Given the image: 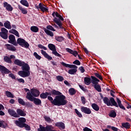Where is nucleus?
<instances>
[{"mask_svg":"<svg viewBox=\"0 0 131 131\" xmlns=\"http://www.w3.org/2000/svg\"><path fill=\"white\" fill-rule=\"evenodd\" d=\"M75 112L78 117H79L80 118H81V117H82V114H81V113L79 111H78L77 109L75 108Z\"/></svg>","mask_w":131,"mask_h":131,"instance_id":"obj_46","label":"nucleus"},{"mask_svg":"<svg viewBox=\"0 0 131 131\" xmlns=\"http://www.w3.org/2000/svg\"><path fill=\"white\" fill-rule=\"evenodd\" d=\"M1 31L2 32H4V33H8V30L5 28H2Z\"/></svg>","mask_w":131,"mask_h":131,"instance_id":"obj_61","label":"nucleus"},{"mask_svg":"<svg viewBox=\"0 0 131 131\" xmlns=\"http://www.w3.org/2000/svg\"><path fill=\"white\" fill-rule=\"evenodd\" d=\"M48 48L52 52H55L56 51V46L53 43H49L48 45Z\"/></svg>","mask_w":131,"mask_h":131,"instance_id":"obj_31","label":"nucleus"},{"mask_svg":"<svg viewBox=\"0 0 131 131\" xmlns=\"http://www.w3.org/2000/svg\"><path fill=\"white\" fill-rule=\"evenodd\" d=\"M49 128V125H47L46 127L42 126V125H39V128L37 129V131H48Z\"/></svg>","mask_w":131,"mask_h":131,"instance_id":"obj_23","label":"nucleus"},{"mask_svg":"<svg viewBox=\"0 0 131 131\" xmlns=\"http://www.w3.org/2000/svg\"><path fill=\"white\" fill-rule=\"evenodd\" d=\"M77 72V69H70L68 71L69 74H71V75H73L75 74V73Z\"/></svg>","mask_w":131,"mask_h":131,"instance_id":"obj_42","label":"nucleus"},{"mask_svg":"<svg viewBox=\"0 0 131 131\" xmlns=\"http://www.w3.org/2000/svg\"><path fill=\"white\" fill-rule=\"evenodd\" d=\"M69 93L70 95L73 96V95H75V94H76V91L74 88H70L69 90Z\"/></svg>","mask_w":131,"mask_h":131,"instance_id":"obj_40","label":"nucleus"},{"mask_svg":"<svg viewBox=\"0 0 131 131\" xmlns=\"http://www.w3.org/2000/svg\"><path fill=\"white\" fill-rule=\"evenodd\" d=\"M100 96L101 99H103V102L104 104L107 105V106H115V107H117V108H120L122 110H126V109L124 107V106L121 103V101L119 98H117V102L114 99V98L111 97L110 100L108 97H104L103 95L101 93H100ZM118 103V104H117Z\"/></svg>","mask_w":131,"mask_h":131,"instance_id":"obj_2","label":"nucleus"},{"mask_svg":"<svg viewBox=\"0 0 131 131\" xmlns=\"http://www.w3.org/2000/svg\"><path fill=\"white\" fill-rule=\"evenodd\" d=\"M45 119L46 120V121H47V122H52V121H53L51 119V118H50V117H45Z\"/></svg>","mask_w":131,"mask_h":131,"instance_id":"obj_55","label":"nucleus"},{"mask_svg":"<svg viewBox=\"0 0 131 131\" xmlns=\"http://www.w3.org/2000/svg\"><path fill=\"white\" fill-rule=\"evenodd\" d=\"M44 31L47 35L51 36V37H53V36H54V33H53V32H52L46 28L44 29Z\"/></svg>","mask_w":131,"mask_h":131,"instance_id":"obj_28","label":"nucleus"},{"mask_svg":"<svg viewBox=\"0 0 131 131\" xmlns=\"http://www.w3.org/2000/svg\"><path fill=\"white\" fill-rule=\"evenodd\" d=\"M18 8L20 11H21L22 14H24V15L27 14V13H28V11H27V10H26V8H23L21 6L18 5Z\"/></svg>","mask_w":131,"mask_h":131,"instance_id":"obj_25","label":"nucleus"},{"mask_svg":"<svg viewBox=\"0 0 131 131\" xmlns=\"http://www.w3.org/2000/svg\"><path fill=\"white\" fill-rule=\"evenodd\" d=\"M94 75L95 76H96V77L99 78V79H100V80H102L103 79V77H102V76L98 73H95Z\"/></svg>","mask_w":131,"mask_h":131,"instance_id":"obj_49","label":"nucleus"},{"mask_svg":"<svg viewBox=\"0 0 131 131\" xmlns=\"http://www.w3.org/2000/svg\"><path fill=\"white\" fill-rule=\"evenodd\" d=\"M3 7L6 8L7 11L11 12L13 10V7L10 4H9L8 2H4L3 3Z\"/></svg>","mask_w":131,"mask_h":131,"instance_id":"obj_16","label":"nucleus"},{"mask_svg":"<svg viewBox=\"0 0 131 131\" xmlns=\"http://www.w3.org/2000/svg\"><path fill=\"white\" fill-rule=\"evenodd\" d=\"M16 80H18V82L25 83V80H24L23 78H17Z\"/></svg>","mask_w":131,"mask_h":131,"instance_id":"obj_57","label":"nucleus"},{"mask_svg":"<svg viewBox=\"0 0 131 131\" xmlns=\"http://www.w3.org/2000/svg\"><path fill=\"white\" fill-rule=\"evenodd\" d=\"M60 64H61V65H62V66H64V67H66L67 68H74L73 69H77V68H78V67H77V66H76L74 64H67L63 61L61 62Z\"/></svg>","mask_w":131,"mask_h":131,"instance_id":"obj_13","label":"nucleus"},{"mask_svg":"<svg viewBox=\"0 0 131 131\" xmlns=\"http://www.w3.org/2000/svg\"><path fill=\"white\" fill-rule=\"evenodd\" d=\"M14 63L21 67L24 64V61H22L19 59H15L14 60Z\"/></svg>","mask_w":131,"mask_h":131,"instance_id":"obj_24","label":"nucleus"},{"mask_svg":"<svg viewBox=\"0 0 131 131\" xmlns=\"http://www.w3.org/2000/svg\"><path fill=\"white\" fill-rule=\"evenodd\" d=\"M10 33H12V34H14L17 37H20V35L19 34V32H17L15 29H12L9 31Z\"/></svg>","mask_w":131,"mask_h":131,"instance_id":"obj_27","label":"nucleus"},{"mask_svg":"<svg viewBox=\"0 0 131 131\" xmlns=\"http://www.w3.org/2000/svg\"><path fill=\"white\" fill-rule=\"evenodd\" d=\"M25 122H26V119L23 117L18 118V120L14 121L15 124H16V125H17V126H18L19 127H21V126L25 125Z\"/></svg>","mask_w":131,"mask_h":131,"instance_id":"obj_6","label":"nucleus"},{"mask_svg":"<svg viewBox=\"0 0 131 131\" xmlns=\"http://www.w3.org/2000/svg\"><path fill=\"white\" fill-rule=\"evenodd\" d=\"M66 52L73 55L75 57H77V55H78V52L76 51H73V50L71 49L70 48H66Z\"/></svg>","mask_w":131,"mask_h":131,"instance_id":"obj_20","label":"nucleus"},{"mask_svg":"<svg viewBox=\"0 0 131 131\" xmlns=\"http://www.w3.org/2000/svg\"><path fill=\"white\" fill-rule=\"evenodd\" d=\"M40 97L41 98V99H47V98H48V96L47 95V92L42 93L40 95Z\"/></svg>","mask_w":131,"mask_h":131,"instance_id":"obj_47","label":"nucleus"},{"mask_svg":"<svg viewBox=\"0 0 131 131\" xmlns=\"http://www.w3.org/2000/svg\"><path fill=\"white\" fill-rule=\"evenodd\" d=\"M91 80L90 77H85L84 78V82L86 85H90L91 84Z\"/></svg>","mask_w":131,"mask_h":131,"instance_id":"obj_26","label":"nucleus"},{"mask_svg":"<svg viewBox=\"0 0 131 131\" xmlns=\"http://www.w3.org/2000/svg\"><path fill=\"white\" fill-rule=\"evenodd\" d=\"M26 97L28 100L31 101V102H33L34 104L36 105V106H39V105H41V100L38 98L33 97L32 95H31V93L29 92L27 93V96Z\"/></svg>","mask_w":131,"mask_h":131,"instance_id":"obj_4","label":"nucleus"},{"mask_svg":"<svg viewBox=\"0 0 131 131\" xmlns=\"http://www.w3.org/2000/svg\"><path fill=\"white\" fill-rule=\"evenodd\" d=\"M121 125L122 127L126 128V129H128V128H130V124L128 122L122 123Z\"/></svg>","mask_w":131,"mask_h":131,"instance_id":"obj_29","label":"nucleus"},{"mask_svg":"<svg viewBox=\"0 0 131 131\" xmlns=\"http://www.w3.org/2000/svg\"><path fill=\"white\" fill-rule=\"evenodd\" d=\"M38 47L39 48V49H41L42 50H44L45 51H47V50H48V49L47 48V47L43 46L41 44H39L38 45Z\"/></svg>","mask_w":131,"mask_h":131,"instance_id":"obj_53","label":"nucleus"},{"mask_svg":"<svg viewBox=\"0 0 131 131\" xmlns=\"http://www.w3.org/2000/svg\"><path fill=\"white\" fill-rule=\"evenodd\" d=\"M5 47L7 50H8V51H11V52H15V51L17 50L16 48H15L14 46L11 44H6Z\"/></svg>","mask_w":131,"mask_h":131,"instance_id":"obj_17","label":"nucleus"},{"mask_svg":"<svg viewBox=\"0 0 131 131\" xmlns=\"http://www.w3.org/2000/svg\"><path fill=\"white\" fill-rule=\"evenodd\" d=\"M17 43H18L21 47H25L26 49L29 48V43H28L24 39L18 38L17 40Z\"/></svg>","mask_w":131,"mask_h":131,"instance_id":"obj_5","label":"nucleus"},{"mask_svg":"<svg viewBox=\"0 0 131 131\" xmlns=\"http://www.w3.org/2000/svg\"><path fill=\"white\" fill-rule=\"evenodd\" d=\"M48 128H49L48 131H57L56 130H53L54 129V127H53L52 125H48Z\"/></svg>","mask_w":131,"mask_h":131,"instance_id":"obj_62","label":"nucleus"},{"mask_svg":"<svg viewBox=\"0 0 131 131\" xmlns=\"http://www.w3.org/2000/svg\"><path fill=\"white\" fill-rule=\"evenodd\" d=\"M8 112L9 114L12 116V117H15V118H19V115L16 113V111L13 110L9 108L8 110Z\"/></svg>","mask_w":131,"mask_h":131,"instance_id":"obj_12","label":"nucleus"},{"mask_svg":"<svg viewBox=\"0 0 131 131\" xmlns=\"http://www.w3.org/2000/svg\"><path fill=\"white\" fill-rule=\"evenodd\" d=\"M9 39L8 42H9V43H11V45H13V46H18L17 41H16V38L14 35H10L9 36Z\"/></svg>","mask_w":131,"mask_h":131,"instance_id":"obj_7","label":"nucleus"},{"mask_svg":"<svg viewBox=\"0 0 131 131\" xmlns=\"http://www.w3.org/2000/svg\"><path fill=\"white\" fill-rule=\"evenodd\" d=\"M4 61L6 63H9V64H11V63H12V60H11V58H10V57L7 56H4Z\"/></svg>","mask_w":131,"mask_h":131,"instance_id":"obj_37","label":"nucleus"},{"mask_svg":"<svg viewBox=\"0 0 131 131\" xmlns=\"http://www.w3.org/2000/svg\"><path fill=\"white\" fill-rule=\"evenodd\" d=\"M52 15L53 17H54V18L53 19L54 22L59 26L60 29L65 30V28H64V27L63 26V24L62 23V21H64V18L62 17V15H60L58 12H53Z\"/></svg>","mask_w":131,"mask_h":131,"instance_id":"obj_3","label":"nucleus"},{"mask_svg":"<svg viewBox=\"0 0 131 131\" xmlns=\"http://www.w3.org/2000/svg\"><path fill=\"white\" fill-rule=\"evenodd\" d=\"M55 39L58 41L59 42H61L64 40V37L63 36H55Z\"/></svg>","mask_w":131,"mask_h":131,"instance_id":"obj_36","label":"nucleus"},{"mask_svg":"<svg viewBox=\"0 0 131 131\" xmlns=\"http://www.w3.org/2000/svg\"><path fill=\"white\" fill-rule=\"evenodd\" d=\"M81 101L82 102V104H83V105L85 104V98H84V97H81Z\"/></svg>","mask_w":131,"mask_h":131,"instance_id":"obj_59","label":"nucleus"},{"mask_svg":"<svg viewBox=\"0 0 131 131\" xmlns=\"http://www.w3.org/2000/svg\"><path fill=\"white\" fill-rule=\"evenodd\" d=\"M30 94L33 97H37L39 96V94H40V93L39 92V91H38V90L32 89L31 90Z\"/></svg>","mask_w":131,"mask_h":131,"instance_id":"obj_14","label":"nucleus"},{"mask_svg":"<svg viewBox=\"0 0 131 131\" xmlns=\"http://www.w3.org/2000/svg\"><path fill=\"white\" fill-rule=\"evenodd\" d=\"M7 126H8V124H7L5 121H0V127H2V128H6Z\"/></svg>","mask_w":131,"mask_h":131,"instance_id":"obj_34","label":"nucleus"},{"mask_svg":"<svg viewBox=\"0 0 131 131\" xmlns=\"http://www.w3.org/2000/svg\"><path fill=\"white\" fill-rule=\"evenodd\" d=\"M91 107L93 108V110H95V111H99V110H100V106H99V105H98V104H96V103H93L91 105Z\"/></svg>","mask_w":131,"mask_h":131,"instance_id":"obj_32","label":"nucleus"},{"mask_svg":"<svg viewBox=\"0 0 131 131\" xmlns=\"http://www.w3.org/2000/svg\"><path fill=\"white\" fill-rule=\"evenodd\" d=\"M81 111L83 113H84L85 114H92V111L91 110V108L85 107V106H82L81 107Z\"/></svg>","mask_w":131,"mask_h":131,"instance_id":"obj_10","label":"nucleus"},{"mask_svg":"<svg viewBox=\"0 0 131 131\" xmlns=\"http://www.w3.org/2000/svg\"><path fill=\"white\" fill-rule=\"evenodd\" d=\"M0 36L4 39H8V33L1 32L0 33Z\"/></svg>","mask_w":131,"mask_h":131,"instance_id":"obj_38","label":"nucleus"},{"mask_svg":"<svg viewBox=\"0 0 131 131\" xmlns=\"http://www.w3.org/2000/svg\"><path fill=\"white\" fill-rule=\"evenodd\" d=\"M20 127H25L26 130H30L31 129L30 126L26 123H25L23 126H21Z\"/></svg>","mask_w":131,"mask_h":131,"instance_id":"obj_44","label":"nucleus"},{"mask_svg":"<svg viewBox=\"0 0 131 131\" xmlns=\"http://www.w3.org/2000/svg\"><path fill=\"white\" fill-rule=\"evenodd\" d=\"M112 130H114V131H118V128H117L115 126H112Z\"/></svg>","mask_w":131,"mask_h":131,"instance_id":"obj_64","label":"nucleus"},{"mask_svg":"<svg viewBox=\"0 0 131 131\" xmlns=\"http://www.w3.org/2000/svg\"><path fill=\"white\" fill-rule=\"evenodd\" d=\"M22 66V70L24 71H25L26 72H30L29 70H30V67H29V65L28 63H25L24 62V64L21 66Z\"/></svg>","mask_w":131,"mask_h":131,"instance_id":"obj_18","label":"nucleus"},{"mask_svg":"<svg viewBox=\"0 0 131 131\" xmlns=\"http://www.w3.org/2000/svg\"><path fill=\"white\" fill-rule=\"evenodd\" d=\"M16 112L17 115H18V117H20V116H26V113L20 108L17 109Z\"/></svg>","mask_w":131,"mask_h":131,"instance_id":"obj_21","label":"nucleus"},{"mask_svg":"<svg viewBox=\"0 0 131 131\" xmlns=\"http://www.w3.org/2000/svg\"><path fill=\"white\" fill-rule=\"evenodd\" d=\"M73 64H75V65H77L78 66L80 65V61L79 60L76 59L74 61H73Z\"/></svg>","mask_w":131,"mask_h":131,"instance_id":"obj_56","label":"nucleus"},{"mask_svg":"<svg viewBox=\"0 0 131 131\" xmlns=\"http://www.w3.org/2000/svg\"><path fill=\"white\" fill-rule=\"evenodd\" d=\"M55 126L58 127L59 129H65V123L63 122H58L55 124Z\"/></svg>","mask_w":131,"mask_h":131,"instance_id":"obj_15","label":"nucleus"},{"mask_svg":"<svg viewBox=\"0 0 131 131\" xmlns=\"http://www.w3.org/2000/svg\"><path fill=\"white\" fill-rule=\"evenodd\" d=\"M31 30L33 32L36 33V32H38V30H39V29H38V28L36 26H32L31 27Z\"/></svg>","mask_w":131,"mask_h":131,"instance_id":"obj_41","label":"nucleus"},{"mask_svg":"<svg viewBox=\"0 0 131 131\" xmlns=\"http://www.w3.org/2000/svg\"><path fill=\"white\" fill-rule=\"evenodd\" d=\"M41 53L45 58H46V59H48V60H52L53 57L49 55V54L47 53V52L45 51L44 50H41Z\"/></svg>","mask_w":131,"mask_h":131,"instance_id":"obj_22","label":"nucleus"},{"mask_svg":"<svg viewBox=\"0 0 131 131\" xmlns=\"http://www.w3.org/2000/svg\"><path fill=\"white\" fill-rule=\"evenodd\" d=\"M83 131H93L91 129H90V128L88 127H85V128H83Z\"/></svg>","mask_w":131,"mask_h":131,"instance_id":"obj_63","label":"nucleus"},{"mask_svg":"<svg viewBox=\"0 0 131 131\" xmlns=\"http://www.w3.org/2000/svg\"><path fill=\"white\" fill-rule=\"evenodd\" d=\"M91 78H92L91 81L94 85H97L99 84V82H100V80L97 78L96 77L94 76H91Z\"/></svg>","mask_w":131,"mask_h":131,"instance_id":"obj_19","label":"nucleus"},{"mask_svg":"<svg viewBox=\"0 0 131 131\" xmlns=\"http://www.w3.org/2000/svg\"><path fill=\"white\" fill-rule=\"evenodd\" d=\"M4 27L5 28H7V29H12V26H11V23L9 21V20H7L4 23Z\"/></svg>","mask_w":131,"mask_h":131,"instance_id":"obj_30","label":"nucleus"},{"mask_svg":"<svg viewBox=\"0 0 131 131\" xmlns=\"http://www.w3.org/2000/svg\"><path fill=\"white\" fill-rule=\"evenodd\" d=\"M20 3L21 5H23V6H25V7H29V3H28L27 0H21Z\"/></svg>","mask_w":131,"mask_h":131,"instance_id":"obj_33","label":"nucleus"},{"mask_svg":"<svg viewBox=\"0 0 131 131\" xmlns=\"http://www.w3.org/2000/svg\"><path fill=\"white\" fill-rule=\"evenodd\" d=\"M33 56H35V58H36L37 60H40V59H41V56L38 55V54H37L36 52H34Z\"/></svg>","mask_w":131,"mask_h":131,"instance_id":"obj_48","label":"nucleus"},{"mask_svg":"<svg viewBox=\"0 0 131 131\" xmlns=\"http://www.w3.org/2000/svg\"><path fill=\"white\" fill-rule=\"evenodd\" d=\"M18 75L21 77H27L30 75V72H26L25 71H19L18 72Z\"/></svg>","mask_w":131,"mask_h":131,"instance_id":"obj_9","label":"nucleus"},{"mask_svg":"<svg viewBox=\"0 0 131 131\" xmlns=\"http://www.w3.org/2000/svg\"><path fill=\"white\" fill-rule=\"evenodd\" d=\"M18 102L22 106H25V101L22 98H18Z\"/></svg>","mask_w":131,"mask_h":131,"instance_id":"obj_45","label":"nucleus"},{"mask_svg":"<svg viewBox=\"0 0 131 131\" xmlns=\"http://www.w3.org/2000/svg\"><path fill=\"white\" fill-rule=\"evenodd\" d=\"M5 94L8 98H14V95L10 91H6Z\"/></svg>","mask_w":131,"mask_h":131,"instance_id":"obj_43","label":"nucleus"},{"mask_svg":"<svg viewBox=\"0 0 131 131\" xmlns=\"http://www.w3.org/2000/svg\"><path fill=\"white\" fill-rule=\"evenodd\" d=\"M46 5L42 4V3L39 4V7L37 6L36 9H40L41 11V12H43V13H45V12H48L49 11V8L48 7L46 8Z\"/></svg>","mask_w":131,"mask_h":131,"instance_id":"obj_8","label":"nucleus"},{"mask_svg":"<svg viewBox=\"0 0 131 131\" xmlns=\"http://www.w3.org/2000/svg\"><path fill=\"white\" fill-rule=\"evenodd\" d=\"M47 28L49 30H51L52 31H56V30H55V29H54V28L53 27V26H51V25H48L47 27Z\"/></svg>","mask_w":131,"mask_h":131,"instance_id":"obj_54","label":"nucleus"},{"mask_svg":"<svg viewBox=\"0 0 131 131\" xmlns=\"http://www.w3.org/2000/svg\"><path fill=\"white\" fill-rule=\"evenodd\" d=\"M9 77L12 78V79H16V77L15 76V75L13 73L9 74Z\"/></svg>","mask_w":131,"mask_h":131,"instance_id":"obj_60","label":"nucleus"},{"mask_svg":"<svg viewBox=\"0 0 131 131\" xmlns=\"http://www.w3.org/2000/svg\"><path fill=\"white\" fill-rule=\"evenodd\" d=\"M0 71L5 74H9V73H11V71L9 70V69L2 65H0Z\"/></svg>","mask_w":131,"mask_h":131,"instance_id":"obj_11","label":"nucleus"},{"mask_svg":"<svg viewBox=\"0 0 131 131\" xmlns=\"http://www.w3.org/2000/svg\"><path fill=\"white\" fill-rule=\"evenodd\" d=\"M110 117H112L113 118H115L116 117V112L114 110L111 111L109 114Z\"/></svg>","mask_w":131,"mask_h":131,"instance_id":"obj_35","label":"nucleus"},{"mask_svg":"<svg viewBox=\"0 0 131 131\" xmlns=\"http://www.w3.org/2000/svg\"><path fill=\"white\" fill-rule=\"evenodd\" d=\"M56 79L58 81H63L64 80V78L62 76H57Z\"/></svg>","mask_w":131,"mask_h":131,"instance_id":"obj_50","label":"nucleus"},{"mask_svg":"<svg viewBox=\"0 0 131 131\" xmlns=\"http://www.w3.org/2000/svg\"><path fill=\"white\" fill-rule=\"evenodd\" d=\"M48 100L52 105L55 106H65L67 104V100L62 93L56 90H52L50 92H46Z\"/></svg>","mask_w":131,"mask_h":131,"instance_id":"obj_1","label":"nucleus"},{"mask_svg":"<svg viewBox=\"0 0 131 131\" xmlns=\"http://www.w3.org/2000/svg\"><path fill=\"white\" fill-rule=\"evenodd\" d=\"M94 88L97 92H99V93L102 92V89L101 88V85H100V84L94 85Z\"/></svg>","mask_w":131,"mask_h":131,"instance_id":"obj_39","label":"nucleus"},{"mask_svg":"<svg viewBox=\"0 0 131 131\" xmlns=\"http://www.w3.org/2000/svg\"><path fill=\"white\" fill-rule=\"evenodd\" d=\"M79 70H80L81 73H84L85 71V70H84V68H83V67H79Z\"/></svg>","mask_w":131,"mask_h":131,"instance_id":"obj_58","label":"nucleus"},{"mask_svg":"<svg viewBox=\"0 0 131 131\" xmlns=\"http://www.w3.org/2000/svg\"><path fill=\"white\" fill-rule=\"evenodd\" d=\"M25 106L29 108H31V107H32V104L29 102H26L25 103Z\"/></svg>","mask_w":131,"mask_h":131,"instance_id":"obj_52","label":"nucleus"},{"mask_svg":"<svg viewBox=\"0 0 131 131\" xmlns=\"http://www.w3.org/2000/svg\"><path fill=\"white\" fill-rule=\"evenodd\" d=\"M52 54H53V55L56 56V57H59V58H61V57H62L61 54H59V53L57 52V50H56L55 51L52 52Z\"/></svg>","mask_w":131,"mask_h":131,"instance_id":"obj_51","label":"nucleus"}]
</instances>
